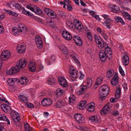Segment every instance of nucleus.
Masks as SVG:
<instances>
[{
  "instance_id": "34",
  "label": "nucleus",
  "mask_w": 131,
  "mask_h": 131,
  "mask_svg": "<svg viewBox=\"0 0 131 131\" xmlns=\"http://www.w3.org/2000/svg\"><path fill=\"white\" fill-rule=\"evenodd\" d=\"M48 84L50 85H54L55 82L54 79L52 78H48L47 80Z\"/></svg>"
},
{
  "instance_id": "41",
  "label": "nucleus",
  "mask_w": 131,
  "mask_h": 131,
  "mask_svg": "<svg viewBox=\"0 0 131 131\" xmlns=\"http://www.w3.org/2000/svg\"><path fill=\"white\" fill-rule=\"evenodd\" d=\"M16 81L15 78L9 79L7 80V82L9 85H12Z\"/></svg>"
},
{
  "instance_id": "2",
  "label": "nucleus",
  "mask_w": 131,
  "mask_h": 131,
  "mask_svg": "<svg viewBox=\"0 0 131 131\" xmlns=\"http://www.w3.org/2000/svg\"><path fill=\"white\" fill-rule=\"evenodd\" d=\"M97 47L100 49H102L106 47L107 45L106 42H104L101 38L96 34L94 35Z\"/></svg>"
},
{
  "instance_id": "61",
  "label": "nucleus",
  "mask_w": 131,
  "mask_h": 131,
  "mask_svg": "<svg viewBox=\"0 0 131 131\" xmlns=\"http://www.w3.org/2000/svg\"><path fill=\"white\" fill-rule=\"evenodd\" d=\"M112 114L114 116H117L119 115V112L118 111L115 110L113 111Z\"/></svg>"
},
{
  "instance_id": "27",
  "label": "nucleus",
  "mask_w": 131,
  "mask_h": 131,
  "mask_svg": "<svg viewBox=\"0 0 131 131\" xmlns=\"http://www.w3.org/2000/svg\"><path fill=\"white\" fill-rule=\"evenodd\" d=\"M20 31L16 27H14L12 29V34L15 36H17L19 35Z\"/></svg>"
},
{
  "instance_id": "49",
  "label": "nucleus",
  "mask_w": 131,
  "mask_h": 131,
  "mask_svg": "<svg viewBox=\"0 0 131 131\" xmlns=\"http://www.w3.org/2000/svg\"><path fill=\"white\" fill-rule=\"evenodd\" d=\"M5 55H3V54H1L0 55V58L2 60L4 61L10 58L8 57V56H6Z\"/></svg>"
},
{
  "instance_id": "13",
  "label": "nucleus",
  "mask_w": 131,
  "mask_h": 131,
  "mask_svg": "<svg viewBox=\"0 0 131 131\" xmlns=\"http://www.w3.org/2000/svg\"><path fill=\"white\" fill-rule=\"evenodd\" d=\"M59 82L61 85L64 87H67L68 85L66 80L63 77H59L58 79Z\"/></svg>"
},
{
  "instance_id": "22",
  "label": "nucleus",
  "mask_w": 131,
  "mask_h": 131,
  "mask_svg": "<svg viewBox=\"0 0 131 131\" xmlns=\"http://www.w3.org/2000/svg\"><path fill=\"white\" fill-rule=\"evenodd\" d=\"M18 29L20 32H25L26 30V27L25 24L20 23L18 26Z\"/></svg>"
},
{
  "instance_id": "19",
  "label": "nucleus",
  "mask_w": 131,
  "mask_h": 131,
  "mask_svg": "<svg viewBox=\"0 0 131 131\" xmlns=\"http://www.w3.org/2000/svg\"><path fill=\"white\" fill-rule=\"evenodd\" d=\"M62 35L63 37L67 40H70L72 38L71 34L67 31H63L62 32Z\"/></svg>"
},
{
  "instance_id": "20",
  "label": "nucleus",
  "mask_w": 131,
  "mask_h": 131,
  "mask_svg": "<svg viewBox=\"0 0 131 131\" xmlns=\"http://www.w3.org/2000/svg\"><path fill=\"white\" fill-rule=\"evenodd\" d=\"M118 75L115 73L113 78L111 80V84L114 86H116L118 83Z\"/></svg>"
},
{
  "instance_id": "55",
  "label": "nucleus",
  "mask_w": 131,
  "mask_h": 131,
  "mask_svg": "<svg viewBox=\"0 0 131 131\" xmlns=\"http://www.w3.org/2000/svg\"><path fill=\"white\" fill-rule=\"evenodd\" d=\"M6 12H8V13L10 15L13 16H15L17 15L16 13L10 10H7Z\"/></svg>"
},
{
  "instance_id": "14",
  "label": "nucleus",
  "mask_w": 131,
  "mask_h": 131,
  "mask_svg": "<svg viewBox=\"0 0 131 131\" xmlns=\"http://www.w3.org/2000/svg\"><path fill=\"white\" fill-rule=\"evenodd\" d=\"M35 40L37 47L39 48H41L43 45L41 38L39 36H37L36 37Z\"/></svg>"
},
{
  "instance_id": "62",
  "label": "nucleus",
  "mask_w": 131,
  "mask_h": 131,
  "mask_svg": "<svg viewBox=\"0 0 131 131\" xmlns=\"http://www.w3.org/2000/svg\"><path fill=\"white\" fill-rule=\"evenodd\" d=\"M116 92L118 93H121V88L119 85H118L117 86L116 89Z\"/></svg>"
},
{
  "instance_id": "36",
  "label": "nucleus",
  "mask_w": 131,
  "mask_h": 131,
  "mask_svg": "<svg viewBox=\"0 0 131 131\" xmlns=\"http://www.w3.org/2000/svg\"><path fill=\"white\" fill-rule=\"evenodd\" d=\"M89 119L91 120L92 122L98 123L99 122V119L97 117L95 116L90 117L89 118Z\"/></svg>"
},
{
  "instance_id": "4",
  "label": "nucleus",
  "mask_w": 131,
  "mask_h": 131,
  "mask_svg": "<svg viewBox=\"0 0 131 131\" xmlns=\"http://www.w3.org/2000/svg\"><path fill=\"white\" fill-rule=\"evenodd\" d=\"M10 115L13 120V123L17 125L20 119V117L18 113L14 110L12 111Z\"/></svg>"
},
{
  "instance_id": "56",
  "label": "nucleus",
  "mask_w": 131,
  "mask_h": 131,
  "mask_svg": "<svg viewBox=\"0 0 131 131\" xmlns=\"http://www.w3.org/2000/svg\"><path fill=\"white\" fill-rule=\"evenodd\" d=\"M101 34L102 36L105 40H107L108 38V36L105 33V32L104 31H103L102 33Z\"/></svg>"
},
{
  "instance_id": "10",
  "label": "nucleus",
  "mask_w": 131,
  "mask_h": 131,
  "mask_svg": "<svg viewBox=\"0 0 131 131\" xmlns=\"http://www.w3.org/2000/svg\"><path fill=\"white\" fill-rule=\"evenodd\" d=\"M74 117L76 121L80 123H82L84 121V117L80 114H75Z\"/></svg>"
},
{
  "instance_id": "37",
  "label": "nucleus",
  "mask_w": 131,
  "mask_h": 131,
  "mask_svg": "<svg viewBox=\"0 0 131 131\" xmlns=\"http://www.w3.org/2000/svg\"><path fill=\"white\" fill-rule=\"evenodd\" d=\"M114 74V72L113 70H110L107 72L106 76L107 78H110L113 76Z\"/></svg>"
},
{
  "instance_id": "33",
  "label": "nucleus",
  "mask_w": 131,
  "mask_h": 131,
  "mask_svg": "<svg viewBox=\"0 0 131 131\" xmlns=\"http://www.w3.org/2000/svg\"><path fill=\"white\" fill-rule=\"evenodd\" d=\"M111 10L114 13L117 12L119 9V7L116 5H112L111 6Z\"/></svg>"
},
{
  "instance_id": "44",
  "label": "nucleus",
  "mask_w": 131,
  "mask_h": 131,
  "mask_svg": "<svg viewBox=\"0 0 131 131\" xmlns=\"http://www.w3.org/2000/svg\"><path fill=\"white\" fill-rule=\"evenodd\" d=\"M64 93V91L61 88H59L57 90L56 94L58 96L62 95Z\"/></svg>"
},
{
  "instance_id": "5",
  "label": "nucleus",
  "mask_w": 131,
  "mask_h": 131,
  "mask_svg": "<svg viewBox=\"0 0 131 131\" xmlns=\"http://www.w3.org/2000/svg\"><path fill=\"white\" fill-rule=\"evenodd\" d=\"M13 6L15 7L18 9L19 10H22V13L23 14L28 16H31V14L30 12L26 10L25 8L22 7V6L21 5H19L18 3L15 2L14 4L13 5Z\"/></svg>"
},
{
  "instance_id": "25",
  "label": "nucleus",
  "mask_w": 131,
  "mask_h": 131,
  "mask_svg": "<svg viewBox=\"0 0 131 131\" xmlns=\"http://www.w3.org/2000/svg\"><path fill=\"white\" fill-rule=\"evenodd\" d=\"M0 121H6L8 125L10 124L9 120L7 117L6 115L4 114H0Z\"/></svg>"
},
{
  "instance_id": "26",
  "label": "nucleus",
  "mask_w": 131,
  "mask_h": 131,
  "mask_svg": "<svg viewBox=\"0 0 131 131\" xmlns=\"http://www.w3.org/2000/svg\"><path fill=\"white\" fill-rule=\"evenodd\" d=\"M26 49V47L25 45H21L19 46H18L17 47V52L19 53H22L25 52Z\"/></svg>"
},
{
  "instance_id": "53",
  "label": "nucleus",
  "mask_w": 131,
  "mask_h": 131,
  "mask_svg": "<svg viewBox=\"0 0 131 131\" xmlns=\"http://www.w3.org/2000/svg\"><path fill=\"white\" fill-rule=\"evenodd\" d=\"M0 101L4 102L7 103L8 105H10V103L4 97H0Z\"/></svg>"
},
{
  "instance_id": "50",
  "label": "nucleus",
  "mask_w": 131,
  "mask_h": 131,
  "mask_svg": "<svg viewBox=\"0 0 131 131\" xmlns=\"http://www.w3.org/2000/svg\"><path fill=\"white\" fill-rule=\"evenodd\" d=\"M70 56L73 59V60H74L77 63H78V64L79 65V66L81 65V64L80 63L78 59H77L73 55H70Z\"/></svg>"
},
{
  "instance_id": "35",
  "label": "nucleus",
  "mask_w": 131,
  "mask_h": 131,
  "mask_svg": "<svg viewBox=\"0 0 131 131\" xmlns=\"http://www.w3.org/2000/svg\"><path fill=\"white\" fill-rule=\"evenodd\" d=\"M103 79L101 77H99L97 79V81L95 84V87L96 88L100 85Z\"/></svg>"
},
{
  "instance_id": "11",
  "label": "nucleus",
  "mask_w": 131,
  "mask_h": 131,
  "mask_svg": "<svg viewBox=\"0 0 131 131\" xmlns=\"http://www.w3.org/2000/svg\"><path fill=\"white\" fill-rule=\"evenodd\" d=\"M52 103L51 99L49 98H44L41 101L42 105L45 106H50Z\"/></svg>"
},
{
  "instance_id": "63",
  "label": "nucleus",
  "mask_w": 131,
  "mask_h": 131,
  "mask_svg": "<svg viewBox=\"0 0 131 131\" xmlns=\"http://www.w3.org/2000/svg\"><path fill=\"white\" fill-rule=\"evenodd\" d=\"M75 71H77L76 69H74V68L72 66H71L70 67V72L69 73H71L72 72H74Z\"/></svg>"
},
{
  "instance_id": "6",
  "label": "nucleus",
  "mask_w": 131,
  "mask_h": 131,
  "mask_svg": "<svg viewBox=\"0 0 131 131\" xmlns=\"http://www.w3.org/2000/svg\"><path fill=\"white\" fill-rule=\"evenodd\" d=\"M44 11L46 14L51 18H54L57 16L56 13L54 11L49 8H45Z\"/></svg>"
},
{
  "instance_id": "7",
  "label": "nucleus",
  "mask_w": 131,
  "mask_h": 131,
  "mask_svg": "<svg viewBox=\"0 0 131 131\" xmlns=\"http://www.w3.org/2000/svg\"><path fill=\"white\" fill-rule=\"evenodd\" d=\"M112 104L111 103H108L105 106L101 111L102 114H107L110 112V110L112 108Z\"/></svg>"
},
{
  "instance_id": "43",
  "label": "nucleus",
  "mask_w": 131,
  "mask_h": 131,
  "mask_svg": "<svg viewBox=\"0 0 131 131\" xmlns=\"http://www.w3.org/2000/svg\"><path fill=\"white\" fill-rule=\"evenodd\" d=\"M75 100V97L73 95L70 96L69 98V103L73 104Z\"/></svg>"
},
{
  "instance_id": "38",
  "label": "nucleus",
  "mask_w": 131,
  "mask_h": 131,
  "mask_svg": "<svg viewBox=\"0 0 131 131\" xmlns=\"http://www.w3.org/2000/svg\"><path fill=\"white\" fill-rule=\"evenodd\" d=\"M112 22L111 19L110 21L106 20L104 22V25L108 28H110V25Z\"/></svg>"
},
{
  "instance_id": "31",
  "label": "nucleus",
  "mask_w": 131,
  "mask_h": 131,
  "mask_svg": "<svg viewBox=\"0 0 131 131\" xmlns=\"http://www.w3.org/2000/svg\"><path fill=\"white\" fill-rule=\"evenodd\" d=\"M83 84L85 85L87 87L89 88L91 86L92 84V80L91 79H88L87 82H83Z\"/></svg>"
},
{
  "instance_id": "3",
  "label": "nucleus",
  "mask_w": 131,
  "mask_h": 131,
  "mask_svg": "<svg viewBox=\"0 0 131 131\" xmlns=\"http://www.w3.org/2000/svg\"><path fill=\"white\" fill-rule=\"evenodd\" d=\"M109 89L108 86L106 85L102 86L99 89V92L100 95L103 97H105L108 94Z\"/></svg>"
},
{
  "instance_id": "24",
  "label": "nucleus",
  "mask_w": 131,
  "mask_h": 131,
  "mask_svg": "<svg viewBox=\"0 0 131 131\" xmlns=\"http://www.w3.org/2000/svg\"><path fill=\"white\" fill-rule=\"evenodd\" d=\"M36 68V64L35 63L32 62L29 63V68L30 71L32 72L35 71Z\"/></svg>"
},
{
  "instance_id": "16",
  "label": "nucleus",
  "mask_w": 131,
  "mask_h": 131,
  "mask_svg": "<svg viewBox=\"0 0 131 131\" xmlns=\"http://www.w3.org/2000/svg\"><path fill=\"white\" fill-rule=\"evenodd\" d=\"M95 104L93 102L88 104L86 106L87 110L90 112H93L95 110Z\"/></svg>"
},
{
  "instance_id": "60",
  "label": "nucleus",
  "mask_w": 131,
  "mask_h": 131,
  "mask_svg": "<svg viewBox=\"0 0 131 131\" xmlns=\"http://www.w3.org/2000/svg\"><path fill=\"white\" fill-rule=\"evenodd\" d=\"M119 72L121 74V75L122 76H124L125 75V73L121 66H119Z\"/></svg>"
},
{
  "instance_id": "18",
  "label": "nucleus",
  "mask_w": 131,
  "mask_h": 131,
  "mask_svg": "<svg viewBox=\"0 0 131 131\" xmlns=\"http://www.w3.org/2000/svg\"><path fill=\"white\" fill-rule=\"evenodd\" d=\"M1 107L2 110L5 113L10 111L11 110V107L9 106L7 104H1Z\"/></svg>"
},
{
  "instance_id": "12",
  "label": "nucleus",
  "mask_w": 131,
  "mask_h": 131,
  "mask_svg": "<svg viewBox=\"0 0 131 131\" xmlns=\"http://www.w3.org/2000/svg\"><path fill=\"white\" fill-rule=\"evenodd\" d=\"M99 56L101 61L103 62L105 61L106 58L108 59V57L106 56V55L104 51L103 50H101L100 51Z\"/></svg>"
},
{
  "instance_id": "8",
  "label": "nucleus",
  "mask_w": 131,
  "mask_h": 131,
  "mask_svg": "<svg viewBox=\"0 0 131 131\" xmlns=\"http://www.w3.org/2000/svg\"><path fill=\"white\" fill-rule=\"evenodd\" d=\"M73 24L75 28L79 31L83 29V27L82 23L78 20L77 19L74 20Z\"/></svg>"
},
{
  "instance_id": "42",
  "label": "nucleus",
  "mask_w": 131,
  "mask_h": 131,
  "mask_svg": "<svg viewBox=\"0 0 131 131\" xmlns=\"http://www.w3.org/2000/svg\"><path fill=\"white\" fill-rule=\"evenodd\" d=\"M115 19L118 22H120L122 25H124L125 24V22L123 20L122 18L120 17H116L115 18Z\"/></svg>"
},
{
  "instance_id": "46",
  "label": "nucleus",
  "mask_w": 131,
  "mask_h": 131,
  "mask_svg": "<svg viewBox=\"0 0 131 131\" xmlns=\"http://www.w3.org/2000/svg\"><path fill=\"white\" fill-rule=\"evenodd\" d=\"M1 54L3 55H5V56H7L9 58L10 57V53L9 51H3Z\"/></svg>"
},
{
  "instance_id": "59",
  "label": "nucleus",
  "mask_w": 131,
  "mask_h": 131,
  "mask_svg": "<svg viewBox=\"0 0 131 131\" xmlns=\"http://www.w3.org/2000/svg\"><path fill=\"white\" fill-rule=\"evenodd\" d=\"M26 8L33 12H35L34 8L31 6L27 5L26 6Z\"/></svg>"
},
{
  "instance_id": "29",
  "label": "nucleus",
  "mask_w": 131,
  "mask_h": 131,
  "mask_svg": "<svg viewBox=\"0 0 131 131\" xmlns=\"http://www.w3.org/2000/svg\"><path fill=\"white\" fill-rule=\"evenodd\" d=\"M65 104H66L63 101H59L56 103V104L55 105V106L57 108H62L63 106L65 105Z\"/></svg>"
},
{
  "instance_id": "23",
  "label": "nucleus",
  "mask_w": 131,
  "mask_h": 131,
  "mask_svg": "<svg viewBox=\"0 0 131 131\" xmlns=\"http://www.w3.org/2000/svg\"><path fill=\"white\" fill-rule=\"evenodd\" d=\"M59 49L64 54H66L68 53V48L66 46L61 45L59 46Z\"/></svg>"
},
{
  "instance_id": "15",
  "label": "nucleus",
  "mask_w": 131,
  "mask_h": 131,
  "mask_svg": "<svg viewBox=\"0 0 131 131\" xmlns=\"http://www.w3.org/2000/svg\"><path fill=\"white\" fill-rule=\"evenodd\" d=\"M105 53L107 57H108V59H110L112 57V50L110 47L107 46L105 47Z\"/></svg>"
},
{
  "instance_id": "39",
  "label": "nucleus",
  "mask_w": 131,
  "mask_h": 131,
  "mask_svg": "<svg viewBox=\"0 0 131 131\" xmlns=\"http://www.w3.org/2000/svg\"><path fill=\"white\" fill-rule=\"evenodd\" d=\"M25 131H32V128L27 123H25L24 124Z\"/></svg>"
},
{
  "instance_id": "51",
  "label": "nucleus",
  "mask_w": 131,
  "mask_h": 131,
  "mask_svg": "<svg viewBox=\"0 0 131 131\" xmlns=\"http://www.w3.org/2000/svg\"><path fill=\"white\" fill-rule=\"evenodd\" d=\"M78 128L81 130L82 131H84V130L85 131H89L90 130V129L88 128H86L85 127H81L80 126H79L78 127Z\"/></svg>"
},
{
  "instance_id": "57",
  "label": "nucleus",
  "mask_w": 131,
  "mask_h": 131,
  "mask_svg": "<svg viewBox=\"0 0 131 131\" xmlns=\"http://www.w3.org/2000/svg\"><path fill=\"white\" fill-rule=\"evenodd\" d=\"M85 105H83L81 102L78 106V107L81 110H83L85 107Z\"/></svg>"
},
{
  "instance_id": "58",
  "label": "nucleus",
  "mask_w": 131,
  "mask_h": 131,
  "mask_svg": "<svg viewBox=\"0 0 131 131\" xmlns=\"http://www.w3.org/2000/svg\"><path fill=\"white\" fill-rule=\"evenodd\" d=\"M4 27L2 24L0 22V33L3 34L4 32Z\"/></svg>"
},
{
  "instance_id": "64",
  "label": "nucleus",
  "mask_w": 131,
  "mask_h": 131,
  "mask_svg": "<svg viewBox=\"0 0 131 131\" xmlns=\"http://www.w3.org/2000/svg\"><path fill=\"white\" fill-rule=\"evenodd\" d=\"M67 9L70 11H71L72 9V7L70 4L68 3L67 4Z\"/></svg>"
},
{
  "instance_id": "40",
  "label": "nucleus",
  "mask_w": 131,
  "mask_h": 131,
  "mask_svg": "<svg viewBox=\"0 0 131 131\" xmlns=\"http://www.w3.org/2000/svg\"><path fill=\"white\" fill-rule=\"evenodd\" d=\"M78 71H75L74 72L70 73V76L71 78L76 79L78 77L77 76Z\"/></svg>"
},
{
  "instance_id": "1",
  "label": "nucleus",
  "mask_w": 131,
  "mask_h": 131,
  "mask_svg": "<svg viewBox=\"0 0 131 131\" xmlns=\"http://www.w3.org/2000/svg\"><path fill=\"white\" fill-rule=\"evenodd\" d=\"M27 64V62L25 59H21L16 63V66L12 68L6 72L7 74L11 75L17 73L19 71L20 68L25 67Z\"/></svg>"
},
{
  "instance_id": "52",
  "label": "nucleus",
  "mask_w": 131,
  "mask_h": 131,
  "mask_svg": "<svg viewBox=\"0 0 131 131\" xmlns=\"http://www.w3.org/2000/svg\"><path fill=\"white\" fill-rule=\"evenodd\" d=\"M102 16L104 18L105 20H110L111 19L110 18L109 16L107 15L104 14L102 15Z\"/></svg>"
},
{
  "instance_id": "28",
  "label": "nucleus",
  "mask_w": 131,
  "mask_h": 131,
  "mask_svg": "<svg viewBox=\"0 0 131 131\" xmlns=\"http://www.w3.org/2000/svg\"><path fill=\"white\" fill-rule=\"evenodd\" d=\"M122 14L124 18L131 21V16L127 12L123 11Z\"/></svg>"
},
{
  "instance_id": "45",
  "label": "nucleus",
  "mask_w": 131,
  "mask_h": 131,
  "mask_svg": "<svg viewBox=\"0 0 131 131\" xmlns=\"http://www.w3.org/2000/svg\"><path fill=\"white\" fill-rule=\"evenodd\" d=\"M86 36L90 41L92 40V37L91 33L90 30H88V31L86 32Z\"/></svg>"
},
{
  "instance_id": "54",
  "label": "nucleus",
  "mask_w": 131,
  "mask_h": 131,
  "mask_svg": "<svg viewBox=\"0 0 131 131\" xmlns=\"http://www.w3.org/2000/svg\"><path fill=\"white\" fill-rule=\"evenodd\" d=\"M4 124L2 123H0V131H5V129L4 127Z\"/></svg>"
},
{
  "instance_id": "47",
  "label": "nucleus",
  "mask_w": 131,
  "mask_h": 131,
  "mask_svg": "<svg viewBox=\"0 0 131 131\" xmlns=\"http://www.w3.org/2000/svg\"><path fill=\"white\" fill-rule=\"evenodd\" d=\"M35 8L36 9L35 12L36 14L38 15L42 13V11L39 8L35 6Z\"/></svg>"
},
{
  "instance_id": "48",
  "label": "nucleus",
  "mask_w": 131,
  "mask_h": 131,
  "mask_svg": "<svg viewBox=\"0 0 131 131\" xmlns=\"http://www.w3.org/2000/svg\"><path fill=\"white\" fill-rule=\"evenodd\" d=\"M48 21H46L47 23H48L49 25L52 28H54L55 26V24L54 21H53L51 20H50V21L48 22Z\"/></svg>"
},
{
  "instance_id": "9",
  "label": "nucleus",
  "mask_w": 131,
  "mask_h": 131,
  "mask_svg": "<svg viewBox=\"0 0 131 131\" xmlns=\"http://www.w3.org/2000/svg\"><path fill=\"white\" fill-rule=\"evenodd\" d=\"M122 62L123 64L127 66L129 63V58L126 53H123L122 54Z\"/></svg>"
},
{
  "instance_id": "30",
  "label": "nucleus",
  "mask_w": 131,
  "mask_h": 131,
  "mask_svg": "<svg viewBox=\"0 0 131 131\" xmlns=\"http://www.w3.org/2000/svg\"><path fill=\"white\" fill-rule=\"evenodd\" d=\"M28 80L26 77H22L19 80V82L22 84H25L28 82Z\"/></svg>"
},
{
  "instance_id": "32",
  "label": "nucleus",
  "mask_w": 131,
  "mask_h": 131,
  "mask_svg": "<svg viewBox=\"0 0 131 131\" xmlns=\"http://www.w3.org/2000/svg\"><path fill=\"white\" fill-rule=\"evenodd\" d=\"M87 87L85 86L84 84L81 85L80 86V89L79 90V93L81 94H82L85 91V90Z\"/></svg>"
},
{
  "instance_id": "17",
  "label": "nucleus",
  "mask_w": 131,
  "mask_h": 131,
  "mask_svg": "<svg viewBox=\"0 0 131 131\" xmlns=\"http://www.w3.org/2000/svg\"><path fill=\"white\" fill-rule=\"evenodd\" d=\"M73 38L75 44L80 46L82 45V40L78 36H75L73 37Z\"/></svg>"
},
{
  "instance_id": "21",
  "label": "nucleus",
  "mask_w": 131,
  "mask_h": 131,
  "mask_svg": "<svg viewBox=\"0 0 131 131\" xmlns=\"http://www.w3.org/2000/svg\"><path fill=\"white\" fill-rule=\"evenodd\" d=\"M19 100L21 102L26 103L27 102L28 100L27 96L24 94H20L18 96Z\"/></svg>"
}]
</instances>
